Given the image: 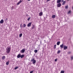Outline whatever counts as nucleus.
<instances>
[{
    "label": "nucleus",
    "instance_id": "f257e3e1",
    "mask_svg": "<svg viewBox=\"0 0 73 73\" xmlns=\"http://www.w3.org/2000/svg\"><path fill=\"white\" fill-rule=\"evenodd\" d=\"M11 47H7L6 48V53H9L11 50Z\"/></svg>",
    "mask_w": 73,
    "mask_h": 73
},
{
    "label": "nucleus",
    "instance_id": "f03ea898",
    "mask_svg": "<svg viewBox=\"0 0 73 73\" xmlns=\"http://www.w3.org/2000/svg\"><path fill=\"white\" fill-rule=\"evenodd\" d=\"M31 61L33 62V64H35L36 62V60H35V58H32Z\"/></svg>",
    "mask_w": 73,
    "mask_h": 73
},
{
    "label": "nucleus",
    "instance_id": "7ed1b4c3",
    "mask_svg": "<svg viewBox=\"0 0 73 73\" xmlns=\"http://www.w3.org/2000/svg\"><path fill=\"white\" fill-rule=\"evenodd\" d=\"M25 49H23L22 50L20 51V52H21L22 53H24L25 52Z\"/></svg>",
    "mask_w": 73,
    "mask_h": 73
},
{
    "label": "nucleus",
    "instance_id": "20e7f679",
    "mask_svg": "<svg viewBox=\"0 0 73 73\" xmlns=\"http://www.w3.org/2000/svg\"><path fill=\"white\" fill-rule=\"evenodd\" d=\"M31 24H32V22L29 23L27 24V27H31Z\"/></svg>",
    "mask_w": 73,
    "mask_h": 73
},
{
    "label": "nucleus",
    "instance_id": "39448f33",
    "mask_svg": "<svg viewBox=\"0 0 73 73\" xmlns=\"http://www.w3.org/2000/svg\"><path fill=\"white\" fill-rule=\"evenodd\" d=\"M61 4L60 3H59L57 5V7L59 8L61 7Z\"/></svg>",
    "mask_w": 73,
    "mask_h": 73
},
{
    "label": "nucleus",
    "instance_id": "423d86ee",
    "mask_svg": "<svg viewBox=\"0 0 73 73\" xmlns=\"http://www.w3.org/2000/svg\"><path fill=\"white\" fill-rule=\"evenodd\" d=\"M43 13L42 12H40V13H39V16H42V14H43Z\"/></svg>",
    "mask_w": 73,
    "mask_h": 73
},
{
    "label": "nucleus",
    "instance_id": "0eeeda50",
    "mask_svg": "<svg viewBox=\"0 0 73 73\" xmlns=\"http://www.w3.org/2000/svg\"><path fill=\"white\" fill-rule=\"evenodd\" d=\"M4 23V20L3 19H2L0 21V24H3Z\"/></svg>",
    "mask_w": 73,
    "mask_h": 73
},
{
    "label": "nucleus",
    "instance_id": "6e6552de",
    "mask_svg": "<svg viewBox=\"0 0 73 73\" xmlns=\"http://www.w3.org/2000/svg\"><path fill=\"white\" fill-rule=\"evenodd\" d=\"M35 25H33L32 27H31L32 29H35Z\"/></svg>",
    "mask_w": 73,
    "mask_h": 73
},
{
    "label": "nucleus",
    "instance_id": "1a4fd4ad",
    "mask_svg": "<svg viewBox=\"0 0 73 73\" xmlns=\"http://www.w3.org/2000/svg\"><path fill=\"white\" fill-rule=\"evenodd\" d=\"M21 56V54H19L17 56V58H20Z\"/></svg>",
    "mask_w": 73,
    "mask_h": 73
},
{
    "label": "nucleus",
    "instance_id": "9d476101",
    "mask_svg": "<svg viewBox=\"0 0 73 73\" xmlns=\"http://www.w3.org/2000/svg\"><path fill=\"white\" fill-rule=\"evenodd\" d=\"M5 59V56H2V60H4V59Z\"/></svg>",
    "mask_w": 73,
    "mask_h": 73
},
{
    "label": "nucleus",
    "instance_id": "9b49d317",
    "mask_svg": "<svg viewBox=\"0 0 73 73\" xmlns=\"http://www.w3.org/2000/svg\"><path fill=\"white\" fill-rule=\"evenodd\" d=\"M56 15H52V19H54Z\"/></svg>",
    "mask_w": 73,
    "mask_h": 73
},
{
    "label": "nucleus",
    "instance_id": "f8f14e48",
    "mask_svg": "<svg viewBox=\"0 0 73 73\" xmlns=\"http://www.w3.org/2000/svg\"><path fill=\"white\" fill-rule=\"evenodd\" d=\"M24 57V54H22L21 55V58H23Z\"/></svg>",
    "mask_w": 73,
    "mask_h": 73
},
{
    "label": "nucleus",
    "instance_id": "ddd939ff",
    "mask_svg": "<svg viewBox=\"0 0 73 73\" xmlns=\"http://www.w3.org/2000/svg\"><path fill=\"white\" fill-rule=\"evenodd\" d=\"M9 61L7 62L6 63L7 65H9Z\"/></svg>",
    "mask_w": 73,
    "mask_h": 73
},
{
    "label": "nucleus",
    "instance_id": "4468645a",
    "mask_svg": "<svg viewBox=\"0 0 73 73\" xmlns=\"http://www.w3.org/2000/svg\"><path fill=\"white\" fill-rule=\"evenodd\" d=\"M21 2H22V1H21V0H20L17 4V5H19V4H20V3H21Z\"/></svg>",
    "mask_w": 73,
    "mask_h": 73
},
{
    "label": "nucleus",
    "instance_id": "2eb2a0df",
    "mask_svg": "<svg viewBox=\"0 0 73 73\" xmlns=\"http://www.w3.org/2000/svg\"><path fill=\"white\" fill-rule=\"evenodd\" d=\"M68 48V47L67 46H65V45L64 46V50H66V49Z\"/></svg>",
    "mask_w": 73,
    "mask_h": 73
},
{
    "label": "nucleus",
    "instance_id": "dca6fc26",
    "mask_svg": "<svg viewBox=\"0 0 73 73\" xmlns=\"http://www.w3.org/2000/svg\"><path fill=\"white\" fill-rule=\"evenodd\" d=\"M61 0H58L57 1V3H60L61 1Z\"/></svg>",
    "mask_w": 73,
    "mask_h": 73
},
{
    "label": "nucleus",
    "instance_id": "f3484780",
    "mask_svg": "<svg viewBox=\"0 0 73 73\" xmlns=\"http://www.w3.org/2000/svg\"><path fill=\"white\" fill-rule=\"evenodd\" d=\"M60 42H58L57 43V45H60Z\"/></svg>",
    "mask_w": 73,
    "mask_h": 73
},
{
    "label": "nucleus",
    "instance_id": "a211bd4d",
    "mask_svg": "<svg viewBox=\"0 0 73 73\" xmlns=\"http://www.w3.org/2000/svg\"><path fill=\"white\" fill-rule=\"evenodd\" d=\"M64 46V45L63 44H62L60 46V47H61V48H63V47Z\"/></svg>",
    "mask_w": 73,
    "mask_h": 73
},
{
    "label": "nucleus",
    "instance_id": "6ab92c4d",
    "mask_svg": "<svg viewBox=\"0 0 73 73\" xmlns=\"http://www.w3.org/2000/svg\"><path fill=\"white\" fill-rule=\"evenodd\" d=\"M65 9H68V5L65 6Z\"/></svg>",
    "mask_w": 73,
    "mask_h": 73
},
{
    "label": "nucleus",
    "instance_id": "aec40b11",
    "mask_svg": "<svg viewBox=\"0 0 73 73\" xmlns=\"http://www.w3.org/2000/svg\"><path fill=\"white\" fill-rule=\"evenodd\" d=\"M64 0H61L62 1L61 2L62 3H63H63L62 4V5H64Z\"/></svg>",
    "mask_w": 73,
    "mask_h": 73
},
{
    "label": "nucleus",
    "instance_id": "412c9836",
    "mask_svg": "<svg viewBox=\"0 0 73 73\" xmlns=\"http://www.w3.org/2000/svg\"><path fill=\"white\" fill-rule=\"evenodd\" d=\"M71 13V11L70 10L68 12V14L69 15V14H70V13Z\"/></svg>",
    "mask_w": 73,
    "mask_h": 73
},
{
    "label": "nucleus",
    "instance_id": "4be33fe9",
    "mask_svg": "<svg viewBox=\"0 0 73 73\" xmlns=\"http://www.w3.org/2000/svg\"><path fill=\"white\" fill-rule=\"evenodd\" d=\"M23 36V34L22 33L20 34H19V37H21V36Z\"/></svg>",
    "mask_w": 73,
    "mask_h": 73
},
{
    "label": "nucleus",
    "instance_id": "5701e85b",
    "mask_svg": "<svg viewBox=\"0 0 73 73\" xmlns=\"http://www.w3.org/2000/svg\"><path fill=\"white\" fill-rule=\"evenodd\" d=\"M26 27V25H25V24H24L23 25V28H25V27Z\"/></svg>",
    "mask_w": 73,
    "mask_h": 73
},
{
    "label": "nucleus",
    "instance_id": "b1692460",
    "mask_svg": "<svg viewBox=\"0 0 73 73\" xmlns=\"http://www.w3.org/2000/svg\"><path fill=\"white\" fill-rule=\"evenodd\" d=\"M37 52H38V50H34V52L36 53H37Z\"/></svg>",
    "mask_w": 73,
    "mask_h": 73
},
{
    "label": "nucleus",
    "instance_id": "393cba45",
    "mask_svg": "<svg viewBox=\"0 0 73 73\" xmlns=\"http://www.w3.org/2000/svg\"><path fill=\"white\" fill-rule=\"evenodd\" d=\"M18 68H19V66H17L16 67H15V70L17 69H18Z\"/></svg>",
    "mask_w": 73,
    "mask_h": 73
},
{
    "label": "nucleus",
    "instance_id": "a878e982",
    "mask_svg": "<svg viewBox=\"0 0 73 73\" xmlns=\"http://www.w3.org/2000/svg\"><path fill=\"white\" fill-rule=\"evenodd\" d=\"M54 49L56 48V45L55 44L54 46Z\"/></svg>",
    "mask_w": 73,
    "mask_h": 73
},
{
    "label": "nucleus",
    "instance_id": "bb28decb",
    "mask_svg": "<svg viewBox=\"0 0 73 73\" xmlns=\"http://www.w3.org/2000/svg\"><path fill=\"white\" fill-rule=\"evenodd\" d=\"M60 52L61 51H60V50H59L58 51L57 53L58 54V53H60Z\"/></svg>",
    "mask_w": 73,
    "mask_h": 73
},
{
    "label": "nucleus",
    "instance_id": "cd10ccee",
    "mask_svg": "<svg viewBox=\"0 0 73 73\" xmlns=\"http://www.w3.org/2000/svg\"><path fill=\"white\" fill-rule=\"evenodd\" d=\"M31 17H29L28 19H27V20L28 21H29V20H30V19H31Z\"/></svg>",
    "mask_w": 73,
    "mask_h": 73
},
{
    "label": "nucleus",
    "instance_id": "c85d7f7f",
    "mask_svg": "<svg viewBox=\"0 0 73 73\" xmlns=\"http://www.w3.org/2000/svg\"><path fill=\"white\" fill-rule=\"evenodd\" d=\"M60 73H64V71H61Z\"/></svg>",
    "mask_w": 73,
    "mask_h": 73
},
{
    "label": "nucleus",
    "instance_id": "c756f323",
    "mask_svg": "<svg viewBox=\"0 0 73 73\" xmlns=\"http://www.w3.org/2000/svg\"><path fill=\"white\" fill-rule=\"evenodd\" d=\"M33 72H34V71H31L30 72V73H33Z\"/></svg>",
    "mask_w": 73,
    "mask_h": 73
},
{
    "label": "nucleus",
    "instance_id": "7c9ffc66",
    "mask_svg": "<svg viewBox=\"0 0 73 73\" xmlns=\"http://www.w3.org/2000/svg\"><path fill=\"white\" fill-rule=\"evenodd\" d=\"M20 27H21V28H22V24H21V25H20Z\"/></svg>",
    "mask_w": 73,
    "mask_h": 73
},
{
    "label": "nucleus",
    "instance_id": "2f4dec72",
    "mask_svg": "<svg viewBox=\"0 0 73 73\" xmlns=\"http://www.w3.org/2000/svg\"><path fill=\"white\" fill-rule=\"evenodd\" d=\"M57 61V59H55V60H54L55 61Z\"/></svg>",
    "mask_w": 73,
    "mask_h": 73
},
{
    "label": "nucleus",
    "instance_id": "473e14b6",
    "mask_svg": "<svg viewBox=\"0 0 73 73\" xmlns=\"http://www.w3.org/2000/svg\"><path fill=\"white\" fill-rule=\"evenodd\" d=\"M68 54H70V53H71V52H68Z\"/></svg>",
    "mask_w": 73,
    "mask_h": 73
},
{
    "label": "nucleus",
    "instance_id": "72a5a7b5",
    "mask_svg": "<svg viewBox=\"0 0 73 73\" xmlns=\"http://www.w3.org/2000/svg\"><path fill=\"white\" fill-rule=\"evenodd\" d=\"M71 60H73V56H72L71 57Z\"/></svg>",
    "mask_w": 73,
    "mask_h": 73
},
{
    "label": "nucleus",
    "instance_id": "f704fd0d",
    "mask_svg": "<svg viewBox=\"0 0 73 73\" xmlns=\"http://www.w3.org/2000/svg\"><path fill=\"white\" fill-rule=\"evenodd\" d=\"M66 2L65 1H64V4H65Z\"/></svg>",
    "mask_w": 73,
    "mask_h": 73
},
{
    "label": "nucleus",
    "instance_id": "c9c22d12",
    "mask_svg": "<svg viewBox=\"0 0 73 73\" xmlns=\"http://www.w3.org/2000/svg\"><path fill=\"white\" fill-rule=\"evenodd\" d=\"M28 0V1H31V0Z\"/></svg>",
    "mask_w": 73,
    "mask_h": 73
},
{
    "label": "nucleus",
    "instance_id": "e433bc0d",
    "mask_svg": "<svg viewBox=\"0 0 73 73\" xmlns=\"http://www.w3.org/2000/svg\"><path fill=\"white\" fill-rule=\"evenodd\" d=\"M47 1H50V0H47Z\"/></svg>",
    "mask_w": 73,
    "mask_h": 73
},
{
    "label": "nucleus",
    "instance_id": "4c0bfd02",
    "mask_svg": "<svg viewBox=\"0 0 73 73\" xmlns=\"http://www.w3.org/2000/svg\"><path fill=\"white\" fill-rule=\"evenodd\" d=\"M41 42H41V41H40V44H41Z\"/></svg>",
    "mask_w": 73,
    "mask_h": 73
},
{
    "label": "nucleus",
    "instance_id": "58836bf2",
    "mask_svg": "<svg viewBox=\"0 0 73 73\" xmlns=\"http://www.w3.org/2000/svg\"><path fill=\"white\" fill-rule=\"evenodd\" d=\"M72 9H73V7H72Z\"/></svg>",
    "mask_w": 73,
    "mask_h": 73
},
{
    "label": "nucleus",
    "instance_id": "ea45409f",
    "mask_svg": "<svg viewBox=\"0 0 73 73\" xmlns=\"http://www.w3.org/2000/svg\"><path fill=\"white\" fill-rule=\"evenodd\" d=\"M64 49V48H63Z\"/></svg>",
    "mask_w": 73,
    "mask_h": 73
},
{
    "label": "nucleus",
    "instance_id": "a19ab883",
    "mask_svg": "<svg viewBox=\"0 0 73 73\" xmlns=\"http://www.w3.org/2000/svg\"><path fill=\"white\" fill-rule=\"evenodd\" d=\"M68 1V0H67Z\"/></svg>",
    "mask_w": 73,
    "mask_h": 73
}]
</instances>
